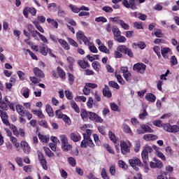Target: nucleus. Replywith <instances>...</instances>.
<instances>
[{
    "label": "nucleus",
    "mask_w": 179,
    "mask_h": 179,
    "mask_svg": "<svg viewBox=\"0 0 179 179\" xmlns=\"http://www.w3.org/2000/svg\"><path fill=\"white\" fill-rule=\"evenodd\" d=\"M134 17H138V19H141V20H146V15L142 14L141 13H134Z\"/></svg>",
    "instance_id": "nucleus-41"
},
{
    "label": "nucleus",
    "mask_w": 179,
    "mask_h": 179,
    "mask_svg": "<svg viewBox=\"0 0 179 179\" xmlns=\"http://www.w3.org/2000/svg\"><path fill=\"white\" fill-rule=\"evenodd\" d=\"M161 53L164 59H168L171 55H173V52L170 48H162Z\"/></svg>",
    "instance_id": "nucleus-10"
},
{
    "label": "nucleus",
    "mask_w": 179,
    "mask_h": 179,
    "mask_svg": "<svg viewBox=\"0 0 179 179\" xmlns=\"http://www.w3.org/2000/svg\"><path fill=\"white\" fill-rule=\"evenodd\" d=\"M76 38L78 40H82L85 44H87L89 41H90V39L87 38L86 36H85V33L82 31H79L76 34Z\"/></svg>",
    "instance_id": "nucleus-13"
},
{
    "label": "nucleus",
    "mask_w": 179,
    "mask_h": 179,
    "mask_svg": "<svg viewBox=\"0 0 179 179\" xmlns=\"http://www.w3.org/2000/svg\"><path fill=\"white\" fill-rule=\"evenodd\" d=\"M165 150L168 156H173V149H171V147L170 146L166 147Z\"/></svg>",
    "instance_id": "nucleus-63"
},
{
    "label": "nucleus",
    "mask_w": 179,
    "mask_h": 179,
    "mask_svg": "<svg viewBox=\"0 0 179 179\" xmlns=\"http://www.w3.org/2000/svg\"><path fill=\"white\" fill-rule=\"evenodd\" d=\"M39 52L42 54V55H44V57L47 56L48 54H49L50 57H55V55L52 54V50L48 48V46H47V45L45 44H43L41 46H39Z\"/></svg>",
    "instance_id": "nucleus-7"
},
{
    "label": "nucleus",
    "mask_w": 179,
    "mask_h": 179,
    "mask_svg": "<svg viewBox=\"0 0 179 179\" xmlns=\"http://www.w3.org/2000/svg\"><path fill=\"white\" fill-rule=\"evenodd\" d=\"M45 110L48 114L49 117H54V110H52V107L49 104L46 105Z\"/></svg>",
    "instance_id": "nucleus-31"
},
{
    "label": "nucleus",
    "mask_w": 179,
    "mask_h": 179,
    "mask_svg": "<svg viewBox=\"0 0 179 179\" xmlns=\"http://www.w3.org/2000/svg\"><path fill=\"white\" fill-rule=\"evenodd\" d=\"M92 67L96 72H99L100 71V68H101V66L100 65V63L99 62H94L92 63Z\"/></svg>",
    "instance_id": "nucleus-52"
},
{
    "label": "nucleus",
    "mask_w": 179,
    "mask_h": 179,
    "mask_svg": "<svg viewBox=\"0 0 179 179\" xmlns=\"http://www.w3.org/2000/svg\"><path fill=\"white\" fill-rule=\"evenodd\" d=\"M91 148V149L94 148V143H93V141H92V138L89 136H86V135L84 134V139L81 142L80 147L81 148Z\"/></svg>",
    "instance_id": "nucleus-4"
},
{
    "label": "nucleus",
    "mask_w": 179,
    "mask_h": 179,
    "mask_svg": "<svg viewBox=\"0 0 179 179\" xmlns=\"http://www.w3.org/2000/svg\"><path fill=\"white\" fill-rule=\"evenodd\" d=\"M69 6L71 10H72L73 12V13H79L80 12V8H78L76 6L70 4Z\"/></svg>",
    "instance_id": "nucleus-51"
},
{
    "label": "nucleus",
    "mask_w": 179,
    "mask_h": 179,
    "mask_svg": "<svg viewBox=\"0 0 179 179\" xmlns=\"http://www.w3.org/2000/svg\"><path fill=\"white\" fill-rule=\"evenodd\" d=\"M33 24H34L35 27L40 31L41 33H44V29H43V27L40 25V22H38L37 20H34Z\"/></svg>",
    "instance_id": "nucleus-32"
},
{
    "label": "nucleus",
    "mask_w": 179,
    "mask_h": 179,
    "mask_svg": "<svg viewBox=\"0 0 179 179\" xmlns=\"http://www.w3.org/2000/svg\"><path fill=\"white\" fill-rule=\"evenodd\" d=\"M57 71L59 78H61V79H65V76L66 74L65 73V71H64V69L58 66L57 69Z\"/></svg>",
    "instance_id": "nucleus-26"
},
{
    "label": "nucleus",
    "mask_w": 179,
    "mask_h": 179,
    "mask_svg": "<svg viewBox=\"0 0 179 179\" xmlns=\"http://www.w3.org/2000/svg\"><path fill=\"white\" fill-rule=\"evenodd\" d=\"M62 148L64 152H69L72 149V145L69 144V142L66 143L65 144H62Z\"/></svg>",
    "instance_id": "nucleus-37"
},
{
    "label": "nucleus",
    "mask_w": 179,
    "mask_h": 179,
    "mask_svg": "<svg viewBox=\"0 0 179 179\" xmlns=\"http://www.w3.org/2000/svg\"><path fill=\"white\" fill-rule=\"evenodd\" d=\"M159 139V137L156 135H153V134H145L143 136V140L144 141H156Z\"/></svg>",
    "instance_id": "nucleus-20"
},
{
    "label": "nucleus",
    "mask_w": 179,
    "mask_h": 179,
    "mask_svg": "<svg viewBox=\"0 0 179 179\" xmlns=\"http://www.w3.org/2000/svg\"><path fill=\"white\" fill-rule=\"evenodd\" d=\"M153 124L158 128H163L166 132H171L172 134H176L179 131V126L178 125H171L169 123L164 124L162 120H155Z\"/></svg>",
    "instance_id": "nucleus-1"
},
{
    "label": "nucleus",
    "mask_w": 179,
    "mask_h": 179,
    "mask_svg": "<svg viewBox=\"0 0 179 179\" xmlns=\"http://www.w3.org/2000/svg\"><path fill=\"white\" fill-rule=\"evenodd\" d=\"M48 23H50L55 29H58V22L55 21L54 19L48 18L47 19Z\"/></svg>",
    "instance_id": "nucleus-38"
},
{
    "label": "nucleus",
    "mask_w": 179,
    "mask_h": 179,
    "mask_svg": "<svg viewBox=\"0 0 179 179\" xmlns=\"http://www.w3.org/2000/svg\"><path fill=\"white\" fill-rule=\"evenodd\" d=\"M16 110L18 114L21 115V117H24V115L26 114V110H24V108L22 105H17Z\"/></svg>",
    "instance_id": "nucleus-22"
},
{
    "label": "nucleus",
    "mask_w": 179,
    "mask_h": 179,
    "mask_svg": "<svg viewBox=\"0 0 179 179\" xmlns=\"http://www.w3.org/2000/svg\"><path fill=\"white\" fill-rule=\"evenodd\" d=\"M66 59L67 62L69 64V68L71 69V71H72V69H73V64H75V59H73L72 57H68Z\"/></svg>",
    "instance_id": "nucleus-33"
},
{
    "label": "nucleus",
    "mask_w": 179,
    "mask_h": 179,
    "mask_svg": "<svg viewBox=\"0 0 179 179\" xmlns=\"http://www.w3.org/2000/svg\"><path fill=\"white\" fill-rule=\"evenodd\" d=\"M59 44H60V45L62 47V48H64V50H69L71 48V47L69 46V45L68 44V42H66V41L64 40V39H59Z\"/></svg>",
    "instance_id": "nucleus-23"
},
{
    "label": "nucleus",
    "mask_w": 179,
    "mask_h": 179,
    "mask_svg": "<svg viewBox=\"0 0 179 179\" xmlns=\"http://www.w3.org/2000/svg\"><path fill=\"white\" fill-rule=\"evenodd\" d=\"M145 99L147 101H150V103H155L156 101V96L152 93H147Z\"/></svg>",
    "instance_id": "nucleus-19"
},
{
    "label": "nucleus",
    "mask_w": 179,
    "mask_h": 179,
    "mask_svg": "<svg viewBox=\"0 0 179 179\" xmlns=\"http://www.w3.org/2000/svg\"><path fill=\"white\" fill-rule=\"evenodd\" d=\"M102 10H103V12H106V13H113V8H111L110 6H103L102 8Z\"/></svg>",
    "instance_id": "nucleus-62"
},
{
    "label": "nucleus",
    "mask_w": 179,
    "mask_h": 179,
    "mask_svg": "<svg viewBox=\"0 0 179 179\" xmlns=\"http://www.w3.org/2000/svg\"><path fill=\"white\" fill-rule=\"evenodd\" d=\"M21 93L22 96L25 97V99H29V96L30 94V90L29 88L24 87L22 89Z\"/></svg>",
    "instance_id": "nucleus-27"
},
{
    "label": "nucleus",
    "mask_w": 179,
    "mask_h": 179,
    "mask_svg": "<svg viewBox=\"0 0 179 179\" xmlns=\"http://www.w3.org/2000/svg\"><path fill=\"white\" fill-rule=\"evenodd\" d=\"M78 64L83 69H86V68H89V62L85 60H80L78 62Z\"/></svg>",
    "instance_id": "nucleus-30"
},
{
    "label": "nucleus",
    "mask_w": 179,
    "mask_h": 179,
    "mask_svg": "<svg viewBox=\"0 0 179 179\" xmlns=\"http://www.w3.org/2000/svg\"><path fill=\"white\" fill-rule=\"evenodd\" d=\"M80 116L83 121H87V120H89V112L86 111L85 109H83L80 112Z\"/></svg>",
    "instance_id": "nucleus-25"
},
{
    "label": "nucleus",
    "mask_w": 179,
    "mask_h": 179,
    "mask_svg": "<svg viewBox=\"0 0 179 179\" xmlns=\"http://www.w3.org/2000/svg\"><path fill=\"white\" fill-rule=\"evenodd\" d=\"M117 51L120 52H122V54H125L127 52V50H128V48L124 45H120L117 48Z\"/></svg>",
    "instance_id": "nucleus-44"
},
{
    "label": "nucleus",
    "mask_w": 179,
    "mask_h": 179,
    "mask_svg": "<svg viewBox=\"0 0 179 179\" xmlns=\"http://www.w3.org/2000/svg\"><path fill=\"white\" fill-rule=\"evenodd\" d=\"M50 40H52V41L53 43H55L56 44H58V43H59V38H58V37L54 34H50Z\"/></svg>",
    "instance_id": "nucleus-56"
},
{
    "label": "nucleus",
    "mask_w": 179,
    "mask_h": 179,
    "mask_svg": "<svg viewBox=\"0 0 179 179\" xmlns=\"http://www.w3.org/2000/svg\"><path fill=\"white\" fill-rule=\"evenodd\" d=\"M70 138L73 142H79L81 139L80 134L78 132L71 133L70 134Z\"/></svg>",
    "instance_id": "nucleus-18"
},
{
    "label": "nucleus",
    "mask_w": 179,
    "mask_h": 179,
    "mask_svg": "<svg viewBox=\"0 0 179 179\" xmlns=\"http://www.w3.org/2000/svg\"><path fill=\"white\" fill-rule=\"evenodd\" d=\"M110 22H113V23H115V24H120V26H121V27H122V29H124V30H129V25L125 23L124 20H120L119 17H110Z\"/></svg>",
    "instance_id": "nucleus-6"
},
{
    "label": "nucleus",
    "mask_w": 179,
    "mask_h": 179,
    "mask_svg": "<svg viewBox=\"0 0 179 179\" xmlns=\"http://www.w3.org/2000/svg\"><path fill=\"white\" fill-rule=\"evenodd\" d=\"M129 163L130 166L134 169V170H136V171H138L139 170V168L142 166V162H141V159H139L138 157H134L132 159H130L129 160Z\"/></svg>",
    "instance_id": "nucleus-5"
},
{
    "label": "nucleus",
    "mask_w": 179,
    "mask_h": 179,
    "mask_svg": "<svg viewBox=\"0 0 179 179\" xmlns=\"http://www.w3.org/2000/svg\"><path fill=\"white\" fill-rule=\"evenodd\" d=\"M38 157L43 170H48V166H47V160H45V157H44L43 153L38 152Z\"/></svg>",
    "instance_id": "nucleus-11"
},
{
    "label": "nucleus",
    "mask_w": 179,
    "mask_h": 179,
    "mask_svg": "<svg viewBox=\"0 0 179 179\" xmlns=\"http://www.w3.org/2000/svg\"><path fill=\"white\" fill-rule=\"evenodd\" d=\"M123 77L124 78L126 82H131V80H132V75L129 71L123 74Z\"/></svg>",
    "instance_id": "nucleus-43"
},
{
    "label": "nucleus",
    "mask_w": 179,
    "mask_h": 179,
    "mask_svg": "<svg viewBox=\"0 0 179 179\" xmlns=\"http://www.w3.org/2000/svg\"><path fill=\"white\" fill-rule=\"evenodd\" d=\"M94 103V101L93 100L92 97L88 98L87 101V108H93V104Z\"/></svg>",
    "instance_id": "nucleus-50"
},
{
    "label": "nucleus",
    "mask_w": 179,
    "mask_h": 179,
    "mask_svg": "<svg viewBox=\"0 0 179 179\" xmlns=\"http://www.w3.org/2000/svg\"><path fill=\"white\" fill-rule=\"evenodd\" d=\"M32 113L34 115H36L38 118H41V120L44 119V114H43L41 110H38L37 109H32Z\"/></svg>",
    "instance_id": "nucleus-24"
},
{
    "label": "nucleus",
    "mask_w": 179,
    "mask_h": 179,
    "mask_svg": "<svg viewBox=\"0 0 179 179\" xmlns=\"http://www.w3.org/2000/svg\"><path fill=\"white\" fill-rule=\"evenodd\" d=\"M93 136H94V140L96 145H97V146H100V145H101V141L99 138V135L94 134H93Z\"/></svg>",
    "instance_id": "nucleus-58"
},
{
    "label": "nucleus",
    "mask_w": 179,
    "mask_h": 179,
    "mask_svg": "<svg viewBox=\"0 0 179 179\" xmlns=\"http://www.w3.org/2000/svg\"><path fill=\"white\" fill-rule=\"evenodd\" d=\"M167 76V74H162L160 76V80L157 83V89L159 90V92H162L163 89L162 88V85H163V81L162 80H167V78H166Z\"/></svg>",
    "instance_id": "nucleus-17"
},
{
    "label": "nucleus",
    "mask_w": 179,
    "mask_h": 179,
    "mask_svg": "<svg viewBox=\"0 0 179 179\" xmlns=\"http://www.w3.org/2000/svg\"><path fill=\"white\" fill-rule=\"evenodd\" d=\"M133 69L136 72L143 73H145V71H146V65H145L143 63H137L134 65Z\"/></svg>",
    "instance_id": "nucleus-8"
},
{
    "label": "nucleus",
    "mask_w": 179,
    "mask_h": 179,
    "mask_svg": "<svg viewBox=\"0 0 179 179\" xmlns=\"http://www.w3.org/2000/svg\"><path fill=\"white\" fill-rule=\"evenodd\" d=\"M141 128L144 131V134H146V132H149V133L153 132V129H152L150 127L146 126L145 124H141Z\"/></svg>",
    "instance_id": "nucleus-36"
},
{
    "label": "nucleus",
    "mask_w": 179,
    "mask_h": 179,
    "mask_svg": "<svg viewBox=\"0 0 179 179\" xmlns=\"http://www.w3.org/2000/svg\"><path fill=\"white\" fill-rule=\"evenodd\" d=\"M152 152H153V148H152V147L148 145L144 146V148L141 152L143 163H146V162H148L149 159V153H152Z\"/></svg>",
    "instance_id": "nucleus-3"
},
{
    "label": "nucleus",
    "mask_w": 179,
    "mask_h": 179,
    "mask_svg": "<svg viewBox=\"0 0 179 179\" xmlns=\"http://www.w3.org/2000/svg\"><path fill=\"white\" fill-rule=\"evenodd\" d=\"M109 86H110V87H114L115 89H117L118 90V89H120V85H118V83H115V81H110L108 83Z\"/></svg>",
    "instance_id": "nucleus-60"
},
{
    "label": "nucleus",
    "mask_w": 179,
    "mask_h": 179,
    "mask_svg": "<svg viewBox=\"0 0 179 179\" xmlns=\"http://www.w3.org/2000/svg\"><path fill=\"white\" fill-rule=\"evenodd\" d=\"M0 117L3 124H5V125H9V115H8V113L6 111L0 110Z\"/></svg>",
    "instance_id": "nucleus-14"
},
{
    "label": "nucleus",
    "mask_w": 179,
    "mask_h": 179,
    "mask_svg": "<svg viewBox=\"0 0 179 179\" xmlns=\"http://www.w3.org/2000/svg\"><path fill=\"white\" fill-rule=\"evenodd\" d=\"M101 176L103 179H110L108 177V175H107V171H106V169L103 168L101 171Z\"/></svg>",
    "instance_id": "nucleus-55"
},
{
    "label": "nucleus",
    "mask_w": 179,
    "mask_h": 179,
    "mask_svg": "<svg viewBox=\"0 0 179 179\" xmlns=\"http://www.w3.org/2000/svg\"><path fill=\"white\" fill-rule=\"evenodd\" d=\"M155 156L159 157V159H161V160H163V162H166V156L164 154H163V152L158 151L155 152Z\"/></svg>",
    "instance_id": "nucleus-49"
},
{
    "label": "nucleus",
    "mask_w": 179,
    "mask_h": 179,
    "mask_svg": "<svg viewBox=\"0 0 179 179\" xmlns=\"http://www.w3.org/2000/svg\"><path fill=\"white\" fill-rule=\"evenodd\" d=\"M38 138L41 142H43L44 143H48L50 142V136L38 134Z\"/></svg>",
    "instance_id": "nucleus-29"
},
{
    "label": "nucleus",
    "mask_w": 179,
    "mask_h": 179,
    "mask_svg": "<svg viewBox=\"0 0 179 179\" xmlns=\"http://www.w3.org/2000/svg\"><path fill=\"white\" fill-rule=\"evenodd\" d=\"M132 146V143L129 141H120V148L121 152L122 155H128L129 152H131V147Z\"/></svg>",
    "instance_id": "nucleus-2"
},
{
    "label": "nucleus",
    "mask_w": 179,
    "mask_h": 179,
    "mask_svg": "<svg viewBox=\"0 0 179 179\" xmlns=\"http://www.w3.org/2000/svg\"><path fill=\"white\" fill-rule=\"evenodd\" d=\"M33 72H34V75L37 76V78H40L41 79H43V78H44V76H45L44 75V72H43V71L39 69L38 67L34 68Z\"/></svg>",
    "instance_id": "nucleus-16"
},
{
    "label": "nucleus",
    "mask_w": 179,
    "mask_h": 179,
    "mask_svg": "<svg viewBox=\"0 0 179 179\" xmlns=\"http://www.w3.org/2000/svg\"><path fill=\"white\" fill-rule=\"evenodd\" d=\"M98 49L99 50V51H101V52H103L104 54H110V49H108L107 48V46L104 45V43L98 47Z\"/></svg>",
    "instance_id": "nucleus-28"
},
{
    "label": "nucleus",
    "mask_w": 179,
    "mask_h": 179,
    "mask_svg": "<svg viewBox=\"0 0 179 179\" xmlns=\"http://www.w3.org/2000/svg\"><path fill=\"white\" fill-rule=\"evenodd\" d=\"M6 125L9 127L10 129H12L13 135H17V129L16 128V126L11 124L10 122L9 124Z\"/></svg>",
    "instance_id": "nucleus-47"
},
{
    "label": "nucleus",
    "mask_w": 179,
    "mask_h": 179,
    "mask_svg": "<svg viewBox=\"0 0 179 179\" xmlns=\"http://www.w3.org/2000/svg\"><path fill=\"white\" fill-rule=\"evenodd\" d=\"M62 120H63V121H64V122L66 124H67V125H71V118H69V117H68V115H65L63 117Z\"/></svg>",
    "instance_id": "nucleus-64"
},
{
    "label": "nucleus",
    "mask_w": 179,
    "mask_h": 179,
    "mask_svg": "<svg viewBox=\"0 0 179 179\" xmlns=\"http://www.w3.org/2000/svg\"><path fill=\"white\" fill-rule=\"evenodd\" d=\"M89 118L91 120V121H95L96 122H103V118L93 112H89Z\"/></svg>",
    "instance_id": "nucleus-15"
},
{
    "label": "nucleus",
    "mask_w": 179,
    "mask_h": 179,
    "mask_svg": "<svg viewBox=\"0 0 179 179\" xmlns=\"http://www.w3.org/2000/svg\"><path fill=\"white\" fill-rule=\"evenodd\" d=\"M139 150H141V141L137 140L135 141L134 151L136 152V153H138Z\"/></svg>",
    "instance_id": "nucleus-42"
},
{
    "label": "nucleus",
    "mask_w": 179,
    "mask_h": 179,
    "mask_svg": "<svg viewBox=\"0 0 179 179\" xmlns=\"http://www.w3.org/2000/svg\"><path fill=\"white\" fill-rule=\"evenodd\" d=\"M112 31L114 35V38L115 39L117 37L121 36V31H120V29H118L116 27H113Z\"/></svg>",
    "instance_id": "nucleus-34"
},
{
    "label": "nucleus",
    "mask_w": 179,
    "mask_h": 179,
    "mask_svg": "<svg viewBox=\"0 0 179 179\" xmlns=\"http://www.w3.org/2000/svg\"><path fill=\"white\" fill-rule=\"evenodd\" d=\"M71 106L72 107V108H73L76 113H80V109H79V106H78V104H76V102L71 101Z\"/></svg>",
    "instance_id": "nucleus-48"
},
{
    "label": "nucleus",
    "mask_w": 179,
    "mask_h": 179,
    "mask_svg": "<svg viewBox=\"0 0 179 179\" xmlns=\"http://www.w3.org/2000/svg\"><path fill=\"white\" fill-rule=\"evenodd\" d=\"M103 94L104 97H108V99H110L112 96L111 91L108 90H103Z\"/></svg>",
    "instance_id": "nucleus-61"
},
{
    "label": "nucleus",
    "mask_w": 179,
    "mask_h": 179,
    "mask_svg": "<svg viewBox=\"0 0 179 179\" xmlns=\"http://www.w3.org/2000/svg\"><path fill=\"white\" fill-rule=\"evenodd\" d=\"M20 145L22 150H23L24 153H25V155H29L30 152H31V148L27 141H22Z\"/></svg>",
    "instance_id": "nucleus-12"
},
{
    "label": "nucleus",
    "mask_w": 179,
    "mask_h": 179,
    "mask_svg": "<svg viewBox=\"0 0 179 179\" xmlns=\"http://www.w3.org/2000/svg\"><path fill=\"white\" fill-rule=\"evenodd\" d=\"M85 45L88 46V48L91 52H93L94 54H97L99 52L97 48H96L93 43H90V41H88V43L85 44Z\"/></svg>",
    "instance_id": "nucleus-21"
},
{
    "label": "nucleus",
    "mask_w": 179,
    "mask_h": 179,
    "mask_svg": "<svg viewBox=\"0 0 179 179\" xmlns=\"http://www.w3.org/2000/svg\"><path fill=\"white\" fill-rule=\"evenodd\" d=\"M123 131L126 132V134H132V130H131V127L128 126V124H123Z\"/></svg>",
    "instance_id": "nucleus-57"
},
{
    "label": "nucleus",
    "mask_w": 179,
    "mask_h": 179,
    "mask_svg": "<svg viewBox=\"0 0 179 179\" xmlns=\"http://www.w3.org/2000/svg\"><path fill=\"white\" fill-rule=\"evenodd\" d=\"M43 150H44V152H45V155H47L48 157H52V156H54V153L51 150H50V148L47 147H44Z\"/></svg>",
    "instance_id": "nucleus-46"
},
{
    "label": "nucleus",
    "mask_w": 179,
    "mask_h": 179,
    "mask_svg": "<svg viewBox=\"0 0 179 179\" xmlns=\"http://www.w3.org/2000/svg\"><path fill=\"white\" fill-rule=\"evenodd\" d=\"M115 40L117 41V43H125L127 41V38L124 36H119L117 38H115Z\"/></svg>",
    "instance_id": "nucleus-54"
},
{
    "label": "nucleus",
    "mask_w": 179,
    "mask_h": 179,
    "mask_svg": "<svg viewBox=\"0 0 179 179\" xmlns=\"http://www.w3.org/2000/svg\"><path fill=\"white\" fill-rule=\"evenodd\" d=\"M68 162H69V164H71V166H72V167H75L76 166V160L75 159V158L70 157L68 159Z\"/></svg>",
    "instance_id": "nucleus-59"
},
{
    "label": "nucleus",
    "mask_w": 179,
    "mask_h": 179,
    "mask_svg": "<svg viewBox=\"0 0 179 179\" xmlns=\"http://www.w3.org/2000/svg\"><path fill=\"white\" fill-rule=\"evenodd\" d=\"M136 45L137 47L139 48L140 50H145L146 48V43L145 42H139L138 43H133V46Z\"/></svg>",
    "instance_id": "nucleus-45"
},
{
    "label": "nucleus",
    "mask_w": 179,
    "mask_h": 179,
    "mask_svg": "<svg viewBox=\"0 0 179 179\" xmlns=\"http://www.w3.org/2000/svg\"><path fill=\"white\" fill-rule=\"evenodd\" d=\"M115 76L120 85H125V80H124V78H122V76L121 75L118 74V73H115Z\"/></svg>",
    "instance_id": "nucleus-35"
},
{
    "label": "nucleus",
    "mask_w": 179,
    "mask_h": 179,
    "mask_svg": "<svg viewBox=\"0 0 179 179\" xmlns=\"http://www.w3.org/2000/svg\"><path fill=\"white\" fill-rule=\"evenodd\" d=\"M108 136L111 142H113L115 145V143H117V137H115V134L113 133V131H109Z\"/></svg>",
    "instance_id": "nucleus-39"
},
{
    "label": "nucleus",
    "mask_w": 179,
    "mask_h": 179,
    "mask_svg": "<svg viewBox=\"0 0 179 179\" xmlns=\"http://www.w3.org/2000/svg\"><path fill=\"white\" fill-rule=\"evenodd\" d=\"M62 145L66 144L68 143V137L65 134H62L59 136Z\"/></svg>",
    "instance_id": "nucleus-53"
},
{
    "label": "nucleus",
    "mask_w": 179,
    "mask_h": 179,
    "mask_svg": "<svg viewBox=\"0 0 179 179\" xmlns=\"http://www.w3.org/2000/svg\"><path fill=\"white\" fill-rule=\"evenodd\" d=\"M154 162H150V167L151 169H163V162L157 158H154Z\"/></svg>",
    "instance_id": "nucleus-9"
},
{
    "label": "nucleus",
    "mask_w": 179,
    "mask_h": 179,
    "mask_svg": "<svg viewBox=\"0 0 179 179\" xmlns=\"http://www.w3.org/2000/svg\"><path fill=\"white\" fill-rule=\"evenodd\" d=\"M10 142H12V143L14 144V145L15 146V148H20V143H19V142H17V138H16V137L15 136H11L10 137Z\"/></svg>",
    "instance_id": "nucleus-40"
}]
</instances>
